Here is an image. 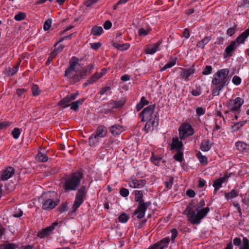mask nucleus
<instances>
[{
    "label": "nucleus",
    "instance_id": "nucleus-23",
    "mask_svg": "<svg viewBox=\"0 0 249 249\" xmlns=\"http://www.w3.org/2000/svg\"><path fill=\"white\" fill-rule=\"evenodd\" d=\"M19 64L16 65V66L11 68L10 67L6 68L5 69V71H6V75L8 76H11L14 75L15 73H16L18 70L19 68Z\"/></svg>",
    "mask_w": 249,
    "mask_h": 249
},
{
    "label": "nucleus",
    "instance_id": "nucleus-56",
    "mask_svg": "<svg viewBox=\"0 0 249 249\" xmlns=\"http://www.w3.org/2000/svg\"><path fill=\"white\" fill-rule=\"evenodd\" d=\"M23 214V212L21 209H18L15 210V211L14 212L13 216L15 217H21Z\"/></svg>",
    "mask_w": 249,
    "mask_h": 249
},
{
    "label": "nucleus",
    "instance_id": "nucleus-57",
    "mask_svg": "<svg viewBox=\"0 0 249 249\" xmlns=\"http://www.w3.org/2000/svg\"><path fill=\"white\" fill-rule=\"evenodd\" d=\"M161 158L159 157L157 158L155 157L153 154L152 155V156L151 157V161L155 164V165H158L159 163V161L161 160Z\"/></svg>",
    "mask_w": 249,
    "mask_h": 249
},
{
    "label": "nucleus",
    "instance_id": "nucleus-60",
    "mask_svg": "<svg viewBox=\"0 0 249 249\" xmlns=\"http://www.w3.org/2000/svg\"><path fill=\"white\" fill-rule=\"evenodd\" d=\"M237 25H235L233 27L230 28L227 30V34L230 36H232L235 32V29Z\"/></svg>",
    "mask_w": 249,
    "mask_h": 249
},
{
    "label": "nucleus",
    "instance_id": "nucleus-21",
    "mask_svg": "<svg viewBox=\"0 0 249 249\" xmlns=\"http://www.w3.org/2000/svg\"><path fill=\"white\" fill-rule=\"evenodd\" d=\"M94 134L99 138H104L107 135V129L104 125H99Z\"/></svg>",
    "mask_w": 249,
    "mask_h": 249
},
{
    "label": "nucleus",
    "instance_id": "nucleus-35",
    "mask_svg": "<svg viewBox=\"0 0 249 249\" xmlns=\"http://www.w3.org/2000/svg\"><path fill=\"white\" fill-rule=\"evenodd\" d=\"M114 46L121 51H124L129 48L130 44L127 43L124 44L115 43Z\"/></svg>",
    "mask_w": 249,
    "mask_h": 249
},
{
    "label": "nucleus",
    "instance_id": "nucleus-3",
    "mask_svg": "<svg viewBox=\"0 0 249 249\" xmlns=\"http://www.w3.org/2000/svg\"><path fill=\"white\" fill-rule=\"evenodd\" d=\"M88 69L82 67L80 63H70V66L65 71V76L72 78L75 82L83 79L87 75Z\"/></svg>",
    "mask_w": 249,
    "mask_h": 249
},
{
    "label": "nucleus",
    "instance_id": "nucleus-47",
    "mask_svg": "<svg viewBox=\"0 0 249 249\" xmlns=\"http://www.w3.org/2000/svg\"><path fill=\"white\" fill-rule=\"evenodd\" d=\"M151 29L150 28H148L146 30H145L144 29L141 28L139 30V35L140 36H147L151 31Z\"/></svg>",
    "mask_w": 249,
    "mask_h": 249
},
{
    "label": "nucleus",
    "instance_id": "nucleus-54",
    "mask_svg": "<svg viewBox=\"0 0 249 249\" xmlns=\"http://www.w3.org/2000/svg\"><path fill=\"white\" fill-rule=\"evenodd\" d=\"M212 67L211 66H206L204 68L203 71L202 73L203 75H208L212 73Z\"/></svg>",
    "mask_w": 249,
    "mask_h": 249
},
{
    "label": "nucleus",
    "instance_id": "nucleus-58",
    "mask_svg": "<svg viewBox=\"0 0 249 249\" xmlns=\"http://www.w3.org/2000/svg\"><path fill=\"white\" fill-rule=\"evenodd\" d=\"M171 232L172 233L171 240L174 242L175 238L178 236V232L176 229H172L171 231Z\"/></svg>",
    "mask_w": 249,
    "mask_h": 249
},
{
    "label": "nucleus",
    "instance_id": "nucleus-27",
    "mask_svg": "<svg viewBox=\"0 0 249 249\" xmlns=\"http://www.w3.org/2000/svg\"><path fill=\"white\" fill-rule=\"evenodd\" d=\"M52 230L49 228V227H46L38 232L37 236L40 238H44L50 235Z\"/></svg>",
    "mask_w": 249,
    "mask_h": 249
},
{
    "label": "nucleus",
    "instance_id": "nucleus-28",
    "mask_svg": "<svg viewBox=\"0 0 249 249\" xmlns=\"http://www.w3.org/2000/svg\"><path fill=\"white\" fill-rule=\"evenodd\" d=\"M36 160L39 162H44L48 160V157L45 153L38 151V154L36 156Z\"/></svg>",
    "mask_w": 249,
    "mask_h": 249
},
{
    "label": "nucleus",
    "instance_id": "nucleus-39",
    "mask_svg": "<svg viewBox=\"0 0 249 249\" xmlns=\"http://www.w3.org/2000/svg\"><path fill=\"white\" fill-rule=\"evenodd\" d=\"M99 78L97 75V73H96L95 74L93 75L90 78H89V79H88L87 81V82L84 84V85L87 86L89 84H91Z\"/></svg>",
    "mask_w": 249,
    "mask_h": 249
},
{
    "label": "nucleus",
    "instance_id": "nucleus-13",
    "mask_svg": "<svg viewBox=\"0 0 249 249\" xmlns=\"http://www.w3.org/2000/svg\"><path fill=\"white\" fill-rule=\"evenodd\" d=\"M53 50L51 52L50 56L48 57V60L46 62H51L53 59L54 58L58 53L62 52L65 46L63 45H59L57 47H53Z\"/></svg>",
    "mask_w": 249,
    "mask_h": 249
},
{
    "label": "nucleus",
    "instance_id": "nucleus-32",
    "mask_svg": "<svg viewBox=\"0 0 249 249\" xmlns=\"http://www.w3.org/2000/svg\"><path fill=\"white\" fill-rule=\"evenodd\" d=\"M149 102L146 100L144 97H142L141 99L140 102L136 106V109L137 111L140 110L144 106L147 105Z\"/></svg>",
    "mask_w": 249,
    "mask_h": 249
},
{
    "label": "nucleus",
    "instance_id": "nucleus-34",
    "mask_svg": "<svg viewBox=\"0 0 249 249\" xmlns=\"http://www.w3.org/2000/svg\"><path fill=\"white\" fill-rule=\"evenodd\" d=\"M174 159L179 162H182L183 160V150L177 151L176 154L173 156Z\"/></svg>",
    "mask_w": 249,
    "mask_h": 249
},
{
    "label": "nucleus",
    "instance_id": "nucleus-15",
    "mask_svg": "<svg viewBox=\"0 0 249 249\" xmlns=\"http://www.w3.org/2000/svg\"><path fill=\"white\" fill-rule=\"evenodd\" d=\"M249 36V28L242 33L233 41L239 46L240 44L245 42L246 39Z\"/></svg>",
    "mask_w": 249,
    "mask_h": 249
},
{
    "label": "nucleus",
    "instance_id": "nucleus-31",
    "mask_svg": "<svg viewBox=\"0 0 249 249\" xmlns=\"http://www.w3.org/2000/svg\"><path fill=\"white\" fill-rule=\"evenodd\" d=\"M18 246L15 244L6 243L0 245V249H16Z\"/></svg>",
    "mask_w": 249,
    "mask_h": 249
},
{
    "label": "nucleus",
    "instance_id": "nucleus-46",
    "mask_svg": "<svg viewBox=\"0 0 249 249\" xmlns=\"http://www.w3.org/2000/svg\"><path fill=\"white\" fill-rule=\"evenodd\" d=\"M52 19L50 18H48L45 21L43 25V29L45 31H47L50 29L52 25Z\"/></svg>",
    "mask_w": 249,
    "mask_h": 249
},
{
    "label": "nucleus",
    "instance_id": "nucleus-19",
    "mask_svg": "<svg viewBox=\"0 0 249 249\" xmlns=\"http://www.w3.org/2000/svg\"><path fill=\"white\" fill-rule=\"evenodd\" d=\"M183 144L181 141H178V138H174L172 140L171 149H176L177 151L183 150Z\"/></svg>",
    "mask_w": 249,
    "mask_h": 249
},
{
    "label": "nucleus",
    "instance_id": "nucleus-50",
    "mask_svg": "<svg viewBox=\"0 0 249 249\" xmlns=\"http://www.w3.org/2000/svg\"><path fill=\"white\" fill-rule=\"evenodd\" d=\"M222 183V181H221V180H220L218 178V179H216L215 180H214L213 184V186L214 188H215V190H218V189L221 187Z\"/></svg>",
    "mask_w": 249,
    "mask_h": 249
},
{
    "label": "nucleus",
    "instance_id": "nucleus-37",
    "mask_svg": "<svg viewBox=\"0 0 249 249\" xmlns=\"http://www.w3.org/2000/svg\"><path fill=\"white\" fill-rule=\"evenodd\" d=\"M159 124V122H157L156 123H154V121H152V122H146V124L144 127V130L146 132H148V129L151 127V126L153 127H157Z\"/></svg>",
    "mask_w": 249,
    "mask_h": 249
},
{
    "label": "nucleus",
    "instance_id": "nucleus-5",
    "mask_svg": "<svg viewBox=\"0 0 249 249\" xmlns=\"http://www.w3.org/2000/svg\"><path fill=\"white\" fill-rule=\"evenodd\" d=\"M72 209L73 212H76L77 209L83 203L84 199L86 197L87 190L85 185H82L79 189H77Z\"/></svg>",
    "mask_w": 249,
    "mask_h": 249
},
{
    "label": "nucleus",
    "instance_id": "nucleus-6",
    "mask_svg": "<svg viewBox=\"0 0 249 249\" xmlns=\"http://www.w3.org/2000/svg\"><path fill=\"white\" fill-rule=\"evenodd\" d=\"M230 71L228 69H221L217 71L213 74V78L212 80L213 85L217 86L221 83L228 82V76Z\"/></svg>",
    "mask_w": 249,
    "mask_h": 249
},
{
    "label": "nucleus",
    "instance_id": "nucleus-4",
    "mask_svg": "<svg viewBox=\"0 0 249 249\" xmlns=\"http://www.w3.org/2000/svg\"><path fill=\"white\" fill-rule=\"evenodd\" d=\"M155 104L150 105L145 107L140 113L141 122H159V116L157 112L154 113Z\"/></svg>",
    "mask_w": 249,
    "mask_h": 249
},
{
    "label": "nucleus",
    "instance_id": "nucleus-2",
    "mask_svg": "<svg viewBox=\"0 0 249 249\" xmlns=\"http://www.w3.org/2000/svg\"><path fill=\"white\" fill-rule=\"evenodd\" d=\"M84 178V174L81 170L76 171L65 178L62 187L65 192L76 191L80 184L81 179Z\"/></svg>",
    "mask_w": 249,
    "mask_h": 249
},
{
    "label": "nucleus",
    "instance_id": "nucleus-59",
    "mask_svg": "<svg viewBox=\"0 0 249 249\" xmlns=\"http://www.w3.org/2000/svg\"><path fill=\"white\" fill-rule=\"evenodd\" d=\"M102 45V44L101 42H95V43H92L90 44V46L91 48L94 50H98Z\"/></svg>",
    "mask_w": 249,
    "mask_h": 249
},
{
    "label": "nucleus",
    "instance_id": "nucleus-14",
    "mask_svg": "<svg viewBox=\"0 0 249 249\" xmlns=\"http://www.w3.org/2000/svg\"><path fill=\"white\" fill-rule=\"evenodd\" d=\"M238 47V46L236 44L235 41H231L225 50V57L231 56L234 51Z\"/></svg>",
    "mask_w": 249,
    "mask_h": 249
},
{
    "label": "nucleus",
    "instance_id": "nucleus-7",
    "mask_svg": "<svg viewBox=\"0 0 249 249\" xmlns=\"http://www.w3.org/2000/svg\"><path fill=\"white\" fill-rule=\"evenodd\" d=\"M244 103V100L238 97L235 99L228 100L227 102V107L230 111L239 113L240 108Z\"/></svg>",
    "mask_w": 249,
    "mask_h": 249
},
{
    "label": "nucleus",
    "instance_id": "nucleus-55",
    "mask_svg": "<svg viewBox=\"0 0 249 249\" xmlns=\"http://www.w3.org/2000/svg\"><path fill=\"white\" fill-rule=\"evenodd\" d=\"M67 202H65L63 203L58 208L59 211L61 213H63L64 212H66L68 211V206H67Z\"/></svg>",
    "mask_w": 249,
    "mask_h": 249
},
{
    "label": "nucleus",
    "instance_id": "nucleus-62",
    "mask_svg": "<svg viewBox=\"0 0 249 249\" xmlns=\"http://www.w3.org/2000/svg\"><path fill=\"white\" fill-rule=\"evenodd\" d=\"M232 81L234 84L238 85L241 83V79L239 76L235 75L233 76Z\"/></svg>",
    "mask_w": 249,
    "mask_h": 249
},
{
    "label": "nucleus",
    "instance_id": "nucleus-12",
    "mask_svg": "<svg viewBox=\"0 0 249 249\" xmlns=\"http://www.w3.org/2000/svg\"><path fill=\"white\" fill-rule=\"evenodd\" d=\"M146 181L145 179H137L134 178L129 181L128 185L129 187L133 188H141L146 184Z\"/></svg>",
    "mask_w": 249,
    "mask_h": 249
},
{
    "label": "nucleus",
    "instance_id": "nucleus-45",
    "mask_svg": "<svg viewBox=\"0 0 249 249\" xmlns=\"http://www.w3.org/2000/svg\"><path fill=\"white\" fill-rule=\"evenodd\" d=\"M236 146L239 150L241 151L246 149L247 145L243 142H238L236 143Z\"/></svg>",
    "mask_w": 249,
    "mask_h": 249
},
{
    "label": "nucleus",
    "instance_id": "nucleus-42",
    "mask_svg": "<svg viewBox=\"0 0 249 249\" xmlns=\"http://www.w3.org/2000/svg\"><path fill=\"white\" fill-rule=\"evenodd\" d=\"M26 18V14L24 12H19L14 17V19L17 21H21Z\"/></svg>",
    "mask_w": 249,
    "mask_h": 249
},
{
    "label": "nucleus",
    "instance_id": "nucleus-33",
    "mask_svg": "<svg viewBox=\"0 0 249 249\" xmlns=\"http://www.w3.org/2000/svg\"><path fill=\"white\" fill-rule=\"evenodd\" d=\"M239 191L233 189L230 193H225V196L228 199L230 198H234L238 196Z\"/></svg>",
    "mask_w": 249,
    "mask_h": 249
},
{
    "label": "nucleus",
    "instance_id": "nucleus-10",
    "mask_svg": "<svg viewBox=\"0 0 249 249\" xmlns=\"http://www.w3.org/2000/svg\"><path fill=\"white\" fill-rule=\"evenodd\" d=\"M43 199L42 202V209L46 210L53 209L59 202V199L53 200L52 198H47L45 196H43Z\"/></svg>",
    "mask_w": 249,
    "mask_h": 249
},
{
    "label": "nucleus",
    "instance_id": "nucleus-63",
    "mask_svg": "<svg viewBox=\"0 0 249 249\" xmlns=\"http://www.w3.org/2000/svg\"><path fill=\"white\" fill-rule=\"evenodd\" d=\"M110 89H111V88L110 86H106L105 87H103L100 89L99 93L100 95H102L104 94L106 92L110 90Z\"/></svg>",
    "mask_w": 249,
    "mask_h": 249
},
{
    "label": "nucleus",
    "instance_id": "nucleus-53",
    "mask_svg": "<svg viewBox=\"0 0 249 249\" xmlns=\"http://www.w3.org/2000/svg\"><path fill=\"white\" fill-rule=\"evenodd\" d=\"M240 249H249V240L247 237H243V245Z\"/></svg>",
    "mask_w": 249,
    "mask_h": 249
},
{
    "label": "nucleus",
    "instance_id": "nucleus-61",
    "mask_svg": "<svg viewBox=\"0 0 249 249\" xmlns=\"http://www.w3.org/2000/svg\"><path fill=\"white\" fill-rule=\"evenodd\" d=\"M205 205V201L204 200V199H202L200 202L199 203H197V207L196 208V213L198 212V211H199L201 209V208H202L203 207H204Z\"/></svg>",
    "mask_w": 249,
    "mask_h": 249
},
{
    "label": "nucleus",
    "instance_id": "nucleus-18",
    "mask_svg": "<svg viewBox=\"0 0 249 249\" xmlns=\"http://www.w3.org/2000/svg\"><path fill=\"white\" fill-rule=\"evenodd\" d=\"M85 100V98L80 99L75 102H72L71 104H67V105L64 106V107L71 106V109L73 110L75 112H76L78 110L79 107L82 104L83 102Z\"/></svg>",
    "mask_w": 249,
    "mask_h": 249
},
{
    "label": "nucleus",
    "instance_id": "nucleus-8",
    "mask_svg": "<svg viewBox=\"0 0 249 249\" xmlns=\"http://www.w3.org/2000/svg\"><path fill=\"white\" fill-rule=\"evenodd\" d=\"M151 205V202L150 201L146 202L140 201L138 203V206L133 213V216L136 215L138 219L142 218L145 215L146 210Z\"/></svg>",
    "mask_w": 249,
    "mask_h": 249
},
{
    "label": "nucleus",
    "instance_id": "nucleus-49",
    "mask_svg": "<svg viewBox=\"0 0 249 249\" xmlns=\"http://www.w3.org/2000/svg\"><path fill=\"white\" fill-rule=\"evenodd\" d=\"M125 101L122 99L120 101H114V105L115 108H121L124 105Z\"/></svg>",
    "mask_w": 249,
    "mask_h": 249
},
{
    "label": "nucleus",
    "instance_id": "nucleus-41",
    "mask_svg": "<svg viewBox=\"0 0 249 249\" xmlns=\"http://www.w3.org/2000/svg\"><path fill=\"white\" fill-rule=\"evenodd\" d=\"M71 101V100H70L69 95H67L66 97L60 100V101L58 102V105L59 106H63L64 107V106L67 105L66 104H67Z\"/></svg>",
    "mask_w": 249,
    "mask_h": 249
},
{
    "label": "nucleus",
    "instance_id": "nucleus-52",
    "mask_svg": "<svg viewBox=\"0 0 249 249\" xmlns=\"http://www.w3.org/2000/svg\"><path fill=\"white\" fill-rule=\"evenodd\" d=\"M129 192L127 189L121 188L120 190V194L123 197H126L129 195Z\"/></svg>",
    "mask_w": 249,
    "mask_h": 249
},
{
    "label": "nucleus",
    "instance_id": "nucleus-51",
    "mask_svg": "<svg viewBox=\"0 0 249 249\" xmlns=\"http://www.w3.org/2000/svg\"><path fill=\"white\" fill-rule=\"evenodd\" d=\"M32 94L34 96H37L40 93V90L36 85H34L32 87Z\"/></svg>",
    "mask_w": 249,
    "mask_h": 249
},
{
    "label": "nucleus",
    "instance_id": "nucleus-22",
    "mask_svg": "<svg viewBox=\"0 0 249 249\" xmlns=\"http://www.w3.org/2000/svg\"><path fill=\"white\" fill-rule=\"evenodd\" d=\"M212 146V144L210 143L209 139H204L202 141L200 146V149L204 152L210 150Z\"/></svg>",
    "mask_w": 249,
    "mask_h": 249
},
{
    "label": "nucleus",
    "instance_id": "nucleus-25",
    "mask_svg": "<svg viewBox=\"0 0 249 249\" xmlns=\"http://www.w3.org/2000/svg\"><path fill=\"white\" fill-rule=\"evenodd\" d=\"M161 43V42L160 41H159L158 42L155 43L153 46L148 48L146 50V53H148V54H152L154 53H156L157 51V50H158Z\"/></svg>",
    "mask_w": 249,
    "mask_h": 249
},
{
    "label": "nucleus",
    "instance_id": "nucleus-36",
    "mask_svg": "<svg viewBox=\"0 0 249 249\" xmlns=\"http://www.w3.org/2000/svg\"><path fill=\"white\" fill-rule=\"evenodd\" d=\"M246 122L247 121H243L235 123L234 125L232 126L231 128L233 130V131H237L242 126H243L246 124Z\"/></svg>",
    "mask_w": 249,
    "mask_h": 249
},
{
    "label": "nucleus",
    "instance_id": "nucleus-24",
    "mask_svg": "<svg viewBox=\"0 0 249 249\" xmlns=\"http://www.w3.org/2000/svg\"><path fill=\"white\" fill-rule=\"evenodd\" d=\"M109 130L113 135H117L123 131V127L120 125L116 124L109 127Z\"/></svg>",
    "mask_w": 249,
    "mask_h": 249
},
{
    "label": "nucleus",
    "instance_id": "nucleus-26",
    "mask_svg": "<svg viewBox=\"0 0 249 249\" xmlns=\"http://www.w3.org/2000/svg\"><path fill=\"white\" fill-rule=\"evenodd\" d=\"M99 138L95 134H92L89 137V143L90 146H95L99 142Z\"/></svg>",
    "mask_w": 249,
    "mask_h": 249
},
{
    "label": "nucleus",
    "instance_id": "nucleus-11",
    "mask_svg": "<svg viewBox=\"0 0 249 249\" xmlns=\"http://www.w3.org/2000/svg\"><path fill=\"white\" fill-rule=\"evenodd\" d=\"M170 242L169 237H166L161 239L160 241L158 242L151 246L152 249H164L166 248Z\"/></svg>",
    "mask_w": 249,
    "mask_h": 249
},
{
    "label": "nucleus",
    "instance_id": "nucleus-29",
    "mask_svg": "<svg viewBox=\"0 0 249 249\" xmlns=\"http://www.w3.org/2000/svg\"><path fill=\"white\" fill-rule=\"evenodd\" d=\"M135 195V201L137 202L144 201L143 199V192L141 190H135L134 192Z\"/></svg>",
    "mask_w": 249,
    "mask_h": 249
},
{
    "label": "nucleus",
    "instance_id": "nucleus-20",
    "mask_svg": "<svg viewBox=\"0 0 249 249\" xmlns=\"http://www.w3.org/2000/svg\"><path fill=\"white\" fill-rule=\"evenodd\" d=\"M114 108H115L114 105V100H110L104 106L102 111L105 114H107L112 112Z\"/></svg>",
    "mask_w": 249,
    "mask_h": 249
},
{
    "label": "nucleus",
    "instance_id": "nucleus-44",
    "mask_svg": "<svg viewBox=\"0 0 249 249\" xmlns=\"http://www.w3.org/2000/svg\"><path fill=\"white\" fill-rule=\"evenodd\" d=\"M174 177H170L168 181H165L164 182V185L166 189H171L173 184Z\"/></svg>",
    "mask_w": 249,
    "mask_h": 249
},
{
    "label": "nucleus",
    "instance_id": "nucleus-9",
    "mask_svg": "<svg viewBox=\"0 0 249 249\" xmlns=\"http://www.w3.org/2000/svg\"><path fill=\"white\" fill-rule=\"evenodd\" d=\"M179 138L184 140L186 137L193 135L194 133V129L189 124H186L179 127L178 129Z\"/></svg>",
    "mask_w": 249,
    "mask_h": 249
},
{
    "label": "nucleus",
    "instance_id": "nucleus-16",
    "mask_svg": "<svg viewBox=\"0 0 249 249\" xmlns=\"http://www.w3.org/2000/svg\"><path fill=\"white\" fill-rule=\"evenodd\" d=\"M15 170L12 167H9L5 169L2 173L1 179L6 180L10 178L15 173Z\"/></svg>",
    "mask_w": 249,
    "mask_h": 249
},
{
    "label": "nucleus",
    "instance_id": "nucleus-1",
    "mask_svg": "<svg viewBox=\"0 0 249 249\" xmlns=\"http://www.w3.org/2000/svg\"><path fill=\"white\" fill-rule=\"evenodd\" d=\"M196 205L195 199L192 200L187 206L183 212L184 214L187 215L188 220L193 224L198 225L200 224L201 219L204 218L210 211L208 207L201 209L199 211L196 213V210L193 208Z\"/></svg>",
    "mask_w": 249,
    "mask_h": 249
},
{
    "label": "nucleus",
    "instance_id": "nucleus-64",
    "mask_svg": "<svg viewBox=\"0 0 249 249\" xmlns=\"http://www.w3.org/2000/svg\"><path fill=\"white\" fill-rule=\"evenodd\" d=\"M112 23L110 20H106L104 23L103 26L105 29L108 30L112 27Z\"/></svg>",
    "mask_w": 249,
    "mask_h": 249
},
{
    "label": "nucleus",
    "instance_id": "nucleus-38",
    "mask_svg": "<svg viewBox=\"0 0 249 249\" xmlns=\"http://www.w3.org/2000/svg\"><path fill=\"white\" fill-rule=\"evenodd\" d=\"M129 219V216L126 213H123L118 217V220L120 222L125 223Z\"/></svg>",
    "mask_w": 249,
    "mask_h": 249
},
{
    "label": "nucleus",
    "instance_id": "nucleus-43",
    "mask_svg": "<svg viewBox=\"0 0 249 249\" xmlns=\"http://www.w3.org/2000/svg\"><path fill=\"white\" fill-rule=\"evenodd\" d=\"M233 244L234 246L239 247L240 249L243 245V239L241 241L240 238L236 237L233 240Z\"/></svg>",
    "mask_w": 249,
    "mask_h": 249
},
{
    "label": "nucleus",
    "instance_id": "nucleus-30",
    "mask_svg": "<svg viewBox=\"0 0 249 249\" xmlns=\"http://www.w3.org/2000/svg\"><path fill=\"white\" fill-rule=\"evenodd\" d=\"M103 32V29L101 26H95L92 29L91 34L94 36H99Z\"/></svg>",
    "mask_w": 249,
    "mask_h": 249
},
{
    "label": "nucleus",
    "instance_id": "nucleus-48",
    "mask_svg": "<svg viewBox=\"0 0 249 249\" xmlns=\"http://www.w3.org/2000/svg\"><path fill=\"white\" fill-rule=\"evenodd\" d=\"M20 133V129L16 127L12 131V135L15 139H17L19 138Z\"/></svg>",
    "mask_w": 249,
    "mask_h": 249
},
{
    "label": "nucleus",
    "instance_id": "nucleus-17",
    "mask_svg": "<svg viewBox=\"0 0 249 249\" xmlns=\"http://www.w3.org/2000/svg\"><path fill=\"white\" fill-rule=\"evenodd\" d=\"M193 67L194 65L192 66V68L189 69L180 68L182 70L180 72L181 77L185 81H188L189 77L194 73L195 71Z\"/></svg>",
    "mask_w": 249,
    "mask_h": 249
},
{
    "label": "nucleus",
    "instance_id": "nucleus-40",
    "mask_svg": "<svg viewBox=\"0 0 249 249\" xmlns=\"http://www.w3.org/2000/svg\"><path fill=\"white\" fill-rule=\"evenodd\" d=\"M196 156L201 164H204L207 163V158L205 156H203L200 152H198Z\"/></svg>",
    "mask_w": 249,
    "mask_h": 249
}]
</instances>
